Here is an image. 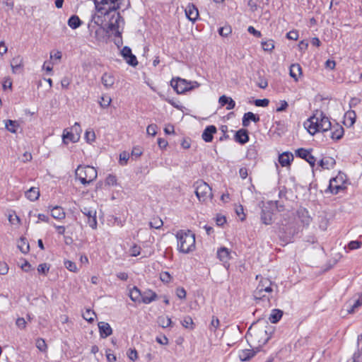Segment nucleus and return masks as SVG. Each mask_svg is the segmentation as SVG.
<instances>
[{"label": "nucleus", "instance_id": "obj_7", "mask_svg": "<svg viewBox=\"0 0 362 362\" xmlns=\"http://www.w3.org/2000/svg\"><path fill=\"white\" fill-rule=\"evenodd\" d=\"M274 329L272 327L269 326L259 327L252 330L251 335L254 337L255 339L258 341L259 345L265 344L269 339Z\"/></svg>", "mask_w": 362, "mask_h": 362}, {"label": "nucleus", "instance_id": "obj_6", "mask_svg": "<svg viewBox=\"0 0 362 362\" xmlns=\"http://www.w3.org/2000/svg\"><path fill=\"white\" fill-rule=\"evenodd\" d=\"M194 187L195 188V194L201 202H206L213 198V194L211 187L203 180L197 181Z\"/></svg>", "mask_w": 362, "mask_h": 362}, {"label": "nucleus", "instance_id": "obj_46", "mask_svg": "<svg viewBox=\"0 0 362 362\" xmlns=\"http://www.w3.org/2000/svg\"><path fill=\"white\" fill-rule=\"evenodd\" d=\"M219 325H220L219 320L217 317L213 316L210 326H209V329L211 331L215 332L216 330V329L218 327Z\"/></svg>", "mask_w": 362, "mask_h": 362}, {"label": "nucleus", "instance_id": "obj_34", "mask_svg": "<svg viewBox=\"0 0 362 362\" xmlns=\"http://www.w3.org/2000/svg\"><path fill=\"white\" fill-rule=\"evenodd\" d=\"M80 136L78 134H74L73 132H64L63 134V141L66 144V140H69L72 142H76L78 141Z\"/></svg>", "mask_w": 362, "mask_h": 362}, {"label": "nucleus", "instance_id": "obj_17", "mask_svg": "<svg viewBox=\"0 0 362 362\" xmlns=\"http://www.w3.org/2000/svg\"><path fill=\"white\" fill-rule=\"evenodd\" d=\"M329 130H331V138L332 139L339 140L343 136L344 129L338 124L334 125Z\"/></svg>", "mask_w": 362, "mask_h": 362}, {"label": "nucleus", "instance_id": "obj_23", "mask_svg": "<svg viewBox=\"0 0 362 362\" xmlns=\"http://www.w3.org/2000/svg\"><path fill=\"white\" fill-rule=\"evenodd\" d=\"M293 159V154L289 153H283L279 157V162L283 167L290 165L291 160Z\"/></svg>", "mask_w": 362, "mask_h": 362}, {"label": "nucleus", "instance_id": "obj_39", "mask_svg": "<svg viewBox=\"0 0 362 362\" xmlns=\"http://www.w3.org/2000/svg\"><path fill=\"white\" fill-rule=\"evenodd\" d=\"M18 247L23 253H27L29 251V244L26 243L25 238H21Z\"/></svg>", "mask_w": 362, "mask_h": 362}, {"label": "nucleus", "instance_id": "obj_60", "mask_svg": "<svg viewBox=\"0 0 362 362\" xmlns=\"http://www.w3.org/2000/svg\"><path fill=\"white\" fill-rule=\"evenodd\" d=\"M121 54L124 59H127L128 57H129L130 54H132V49L129 47H124L123 49L121 50Z\"/></svg>", "mask_w": 362, "mask_h": 362}, {"label": "nucleus", "instance_id": "obj_33", "mask_svg": "<svg viewBox=\"0 0 362 362\" xmlns=\"http://www.w3.org/2000/svg\"><path fill=\"white\" fill-rule=\"evenodd\" d=\"M283 315V312L279 309H274L269 316V320L272 323H276L280 320Z\"/></svg>", "mask_w": 362, "mask_h": 362}, {"label": "nucleus", "instance_id": "obj_13", "mask_svg": "<svg viewBox=\"0 0 362 362\" xmlns=\"http://www.w3.org/2000/svg\"><path fill=\"white\" fill-rule=\"evenodd\" d=\"M217 257L224 264L228 263L230 259V250L225 247H222L217 250Z\"/></svg>", "mask_w": 362, "mask_h": 362}, {"label": "nucleus", "instance_id": "obj_4", "mask_svg": "<svg viewBox=\"0 0 362 362\" xmlns=\"http://www.w3.org/2000/svg\"><path fill=\"white\" fill-rule=\"evenodd\" d=\"M76 177L78 178L81 184L87 185L97 178L98 173L95 168L86 165H79L75 172Z\"/></svg>", "mask_w": 362, "mask_h": 362}, {"label": "nucleus", "instance_id": "obj_48", "mask_svg": "<svg viewBox=\"0 0 362 362\" xmlns=\"http://www.w3.org/2000/svg\"><path fill=\"white\" fill-rule=\"evenodd\" d=\"M129 154L127 152L123 151L122 153H121L119 155L120 164L122 165H126L127 163V160H129Z\"/></svg>", "mask_w": 362, "mask_h": 362}, {"label": "nucleus", "instance_id": "obj_16", "mask_svg": "<svg viewBox=\"0 0 362 362\" xmlns=\"http://www.w3.org/2000/svg\"><path fill=\"white\" fill-rule=\"evenodd\" d=\"M216 132V128L214 125L208 126L202 133V137L206 142H211L213 135Z\"/></svg>", "mask_w": 362, "mask_h": 362}, {"label": "nucleus", "instance_id": "obj_30", "mask_svg": "<svg viewBox=\"0 0 362 362\" xmlns=\"http://www.w3.org/2000/svg\"><path fill=\"white\" fill-rule=\"evenodd\" d=\"M261 220L263 223L269 225L272 223V212L269 210L262 209L261 214Z\"/></svg>", "mask_w": 362, "mask_h": 362}, {"label": "nucleus", "instance_id": "obj_61", "mask_svg": "<svg viewBox=\"0 0 362 362\" xmlns=\"http://www.w3.org/2000/svg\"><path fill=\"white\" fill-rule=\"evenodd\" d=\"M286 37L289 40H296L298 38V33L296 30H291L286 34Z\"/></svg>", "mask_w": 362, "mask_h": 362}, {"label": "nucleus", "instance_id": "obj_8", "mask_svg": "<svg viewBox=\"0 0 362 362\" xmlns=\"http://www.w3.org/2000/svg\"><path fill=\"white\" fill-rule=\"evenodd\" d=\"M171 86L178 94L183 93L192 88V87L190 86L189 83L186 80L180 78L176 80L173 79L171 81Z\"/></svg>", "mask_w": 362, "mask_h": 362}, {"label": "nucleus", "instance_id": "obj_22", "mask_svg": "<svg viewBox=\"0 0 362 362\" xmlns=\"http://www.w3.org/2000/svg\"><path fill=\"white\" fill-rule=\"evenodd\" d=\"M129 297L132 300L136 303H141L142 300V294L140 290L134 286L129 291Z\"/></svg>", "mask_w": 362, "mask_h": 362}, {"label": "nucleus", "instance_id": "obj_52", "mask_svg": "<svg viewBox=\"0 0 362 362\" xmlns=\"http://www.w3.org/2000/svg\"><path fill=\"white\" fill-rule=\"evenodd\" d=\"M130 255L136 257L141 253V247L136 245H133L129 250Z\"/></svg>", "mask_w": 362, "mask_h": 362}, {"label": "nucleus", "instance_id": "obj_45", "mask_svg": "<svg viewBox=\"0 0 362 362\" xmlns=\"http://www.w3.org/2000/svg\"><path fill=\"white\" fill-rule=\"evenodd\" d=\"M64 266L70 272H76L78 271L76 264L74 262L66 260L64 262Z\"/></svg>", "mask_w": 362, "mask_h": 362}, {"label": "nucleus", "instance_id": "obj_62", "mask_svg": "<svg viewBox=\"0 0 362 362\" xmlns=\"http://www.w3.org/2000/svg\"><path fill=\"white\" fill-rule=\"evenodd\" d=\"M176 295L180 299H185L186 297V291L184 288H177L176 289Z\"/></svg>", "mask_w": 362, "mask_h": 362}, {"label": "nucleus", "instance_id": "obj_14", "mask_svg": "<svg viewBox=\"0 0 362 362\" xmlns=\"http://www.w3.org/2000/svg\"><path fill=\"white\" fill-rule=\"evenodd\" d=\"M98 328L100 337L102 338H106L112 334V329L110 325L105 322H100L98 323Z\"/></svg>", "mask_w": 362, "mask_h": 362}, {"label": "nucleus", "instance_id": "obj_49", "mask_svg": "<svg viewBox=\"0 0 362 362\" xmlns=\"http://www.w3.org/2000/svg\"><path fill=\"white\" fill-rule=\"evenodd\" d=\"M231 28L230 26H224L222 28H220L218 30V33L221 36H228L229 34L231 33Z\"/></svg>", "mask_w": 362, "mask_h": 362}, {"label": "nucleus", "instance_id": "obj_42", "mask_svg": "<svg viewBox=\"0 0 362 362\" xmlns=\"http://www.w3.org/2000/svg\"><path fill=\"white\" fill-rule=\"evenodd\" d=\"M149 225L151 228L159 229L163 226V223L160 218H154L151 221H150Z\"/></svg>", "mask_w": 362, "mask_h": 362}, {"label": "nucleus", "instance_id": "obj_3", "mask_svg": "<svg viewBox=\"0 0 362 362\" xmlns=\"http://www.w3.org/2000/svg\"><path fill=\"white\" fill-rule=\"evenodd\" d=\"M272 283L267 278H261L256 289L254 291L253 296L256 300H267V303H270V296L273 291Z\"/></svg>", "mask_w": 362, "mask_h": 362}, {"label": "nucleus", "instance_id": "obj_35", "mask_svg": "<svg viewBox=\"0 0 362 362\" xmlns=\"http://www.w3.org/2000/svg\"><path fill=\"white\" fill-rule=\"evenodd\" d=\"M338 177L330 180L329 187L332 193L337 194L341 189H344L342 185H337Z\"/></svg>", "mask_w": 362, "mask_h": 362}, {"label": "nucleus", "instance_id": "obj_54", "mask_svg": "<svg viewBox=\"0 0 362 362\" xmlns=\"http://www.w3.org/2000/svg\"><path fill=\"white\" fill-rule=\"evenodd\" d=\"M105 184L107 185H115L117 184L116 176L113 175H109L105 179Z\"/></svg>", "mask_w": 362, "mask_h": 362}, {"label": "nucleus", "instance_id": "obj_29", "mask_svg": "<svg viewBox=\"0 0 362 362\" xmlns=\"http://www.w3.org/2000/svg\"><path fill=\"white\" fill-rule=\"evenodd\" d=\"M68 25L72 29H76L82 24V21L78 16L73 15L68 20Z\"/></svg>", "mask_w": 362, "mask_h": 362}, {"label": "nucleus", "instance_id": "obj_10", "mask_svg": "<svg viewBox=\"0 0 362 362\" xmlns=\"http://www.w3.org/2000/svg\"><path fill=\"white\" fill-rule=\"evenodd\" d=\"M296 154L297 156L305 159L312 167H313L315 165L316 159L310 153V151L309 150H306L304 148H299V149L296 150Z\"/></svg>", "mask_w": 362, "mask_h": 362}, {"label": "nucleus", "instance_id": "obj_32", "mask_svg": "<svg viewBox=\"0 0 362 362\" xmlns=\"http://www.w3.org/2000/svg\"><path fill=\"white\" fill-rule=\"evenodd\" d=\"M25 196L30 201H35L39 198L40 192L37 188L31 187L25 192Z\"/></svg>", "mask_w": 362, "mask_h": 362}, {"label": "nucleus", "instance_id": "obj_59", "mask_svg": "<svg viewBox=\"0 0 362 362\" xmlns=\"http://www.w3.org/2000/svg\"><path fill=\"white\" fill-rule=\"evenodd\" d=\"M16 325L20 329H25L26 327V322L24 318L18 317L16 320Z\"/></svg>", "mask_w": 362, "mask_h": 362}, {"label": "nucleus", "instance_id": "obj_11", "mask_svg": "<svg viewBox=\"0 0 362 362\" xmlns=\"http://www.w3.org/2000/svg\"><path fill=\"white\" fill-rule=\"evenodd\" d=\"M112 12L113 13L109 21V28L111 30H117L120 26L121 23H122V18L119 13L116 11Z\"/></svg>", "mask_w": 362, "mask_h": 362}, {"label": "nucleus", "instance_id": "obj_2", "mask_svg": "<svg viewBox=\"0 0 362 362\" xmlns=\"http://www.w3.org/2000/svg\"><path fill=\"white\" fill-rule=\"evenodd\" d=\"M177 249L182 253H189L195 249V235L189 230H180L176 233Z\"/></svg>", "mask_w": 362, "mask_h": 362}, {"label": "nucleus", "instance_id": "obj_40", "mask_svg": "<svg viewBox=\"0 0 362 362\" xmlns=\"http://www.w3.org/2000/svg\"><path fill=\"white\" fill-rule=\"evenodd\" d=\"M112 102V99L110 96L103 95L99 102L100 105L102 108H107L110 106Z\"/></svg>", "mask_w": 362, "mask_h": 362}, {"label": "nucleus", "instance_id": "obj_57", "mask_svg": "<svg viewBox=\"0 0 362 362\" xmlns=\"http://www.w3.org/2000/svg\"><path fill=\"white\" fill-rule=\"evenodd\" d=\"M351 360V362H362V351L354 353ZM347 362H350V361L349 360Z\"/></svg>", "mask_w": 362, "mask_h": 362}, {"label": "nucleus", "instance_id": "obj_28", "mask_svg": "<svg viewBox=\"0 0 362 362\" xmlns=\"http://www.w3.org/2000/svg\"><path fill=\"white\" fill-rule=\"evenodd\" d=\"M301 67L298 64H293L290 66V76L294 78L296 81H298V76L301 74Z\"/></svg>", "mask_w": 362, "mask_h": 362}, {"label": "nucleus", "instance_id": "obj_55", "mask_svg": "<svg viewBox=\"0 0 362 362\" xmlns=\"http://www.w3.org/2000/svg\"><path fill=\"white\" fill-rule=\"evenodd\" d=\"M269 103L268 99H257L255 100V105L257 107H267Z\"/></svg>", "mask_w": 362, "mask_h": 362}, {"label": "nucleus", "instance_id": "obj_43", "mask_svg": "<svg viewBox=\"0 0 362 362\" xmlns=\"http://www.w3.org/2000/svg\"><path fill=\"white\" fill-rule=\"evenodd\" d=\"M346 122H349L346 124L349 126H352L355 123L356 120V115L354 112H349L346 114L345 116Z\"/></svg>", "mask_w": 362, "mask_h": 362}, {"label": "nucleus", "instance_id": "obj_1", "mask_svg": "<svg viewBox=\"0 0 362 362\" xmlns=\"http://www.w3.org/2000/svg\"><path fill=\"white\" fill-rule=\"evenodd\" d=\"M310 134L317 132H327L331 129L332 124L327 117L320 110H316L304 124Z\"/></svg>", "mask_w": 362, "mask_h": 362}, {"label": "nucleus", "instance_id": "obj_36", "mask_svg": "<svg viewBox=\"0 0 362 362\" xmlns=\"http://www.w3.org/2000/svg\"><path fill=\"white\" fill-rule=\"evenodd\" d=\"M181 324L186 329L191 330L194 329V323L190 316H185L181 321Z\"/></svg>", "mask_w": 362, "mask_h": 362}, {"label": "nucleus", "instance_id": "obj_12", "mask_svg": "<svg viewBox=\"0 0 362 362\" xmlns=\"http://www.w3.org/2000/svg\"><path fill=\"white\" fill-rule=\"evenodd\" d=\"M185 13L188 19L192 22H194L199 16V11L197 8L193 4H189L186 9Z\"/></svg>", "mask_w": 362, "mask_h": 362}, {"label": "nucleus", "instance_id": "obj_53", "mask_svg": "<svg viewBox=\"0 0 362 362\" xmlns=\"http://www.w3.org/2000/svg\"><path fill=\"white\" fill-rule=\"evenodd\" d=\"M127 63L132 66H136L138 64L136 57L134 54H130L127 59H124Z\"/></svg>", "mask_w": 362, "mask_h": 362}, {"label": "nucleus", "instance_id": "obj_20", "mask_svg": "<svg viewBox=\"0 0 362 362\" xmlns=\"http://www.w3.org/2000/svg\"><path fill=\"white\" fill-rule=\"evenodd\" d=\"M218 102L221 106L227 105L226 109L228 110L233 109L235 105V101L231 98L227 97L226 95L221 96L219 98Z\"/></svg>", "mask_w": 362, "mask_h": 362}, {"label": "nucleus", "instance_id": "obj_37", "mask_svg": "<svg viewBox=\"0 0 362 362\" xmlns=\"http://www.w3.org/2000/svg\"><path fill=\"white\" fill-rule=\"evenodd\" d=\"M18 127V124L16 121L9 119L6 122V129L12 133H16L17 132Z\"/></svg>", "mask_w": 362, "mask_h": 362}, {"label": "nucleus", "instance_id": "obj_27", "mask_svg": "<svg viewBox=\"0 0 362 362\" xmlns=\"http://www.w3.org/2000/svg\"><path fill=\"white\" fill-rule=\"evenodd\" d=\"M157 297L156 293L152 291H147L142 294L141 303L148 304L152 301L155 300Z\"/></svg>", "mask_w": 362, "mask_h": 362}, {"label": "nucleus", "instance_id": "obj_38", "mask_svg": "<svg viewBox=\"0 0 362 362\" xmlns=\"http://www.w3.org/2000/svg\"><path fill=\"white\" fill-rule=\"evenodd\" d=\"M83 318L86 320V321L89 322H92L94 321V317H95V313L93 310H91L90 309H87L83 313Z\"/></svg>", "mask_w": 362, "mask_h": 362}, {"label": "nucleus", "instance_id": "obj_47", "mask_svg": "<svg viewBox=\"0 0 362 362\" xmlns=\"http://www.w3.org/2000/svg\"><path fill=\"white\" fill-rule=\"evenodd\" d=\"M36 347L41 351H45L47 349V344L44 339H37L36 340Z\"/></svg>", "mask_w": 362, "mask_h": 362}, {"label": "nucleus", "instance_id": "obj_18", "mask_svg": "<svg viewBox=\"0 0 362 362\" xmlns=\"http://www.w3.org/2000/svg\"><path fill=\"white\" fill-rule=\"evenodd\" d=\"M250 120L253 121L254 122H257L259 121V117L251 112L245 113L243 117V126L248 127Z\"/></svg>", "mask_w": 362, "mask_h": 362}, {"label": "nucleus", "instance_id": "obj_26", "mask_svg": "<svg viewBox=\"0 0 362 362\" xmlns=\"http://www.w3.org/2000/svg\"><path fill=\"white\" fill-rule=\"evenodd\" d=\"M256 351L252 349L242 350L239 353V358L242 361H247L255 355Z\"/></svg>", "mask_w": 362, "mask_h": 362}, {"label": "nucleus", "instance_id": "obj_58", "mask_svg": "<svg viewBox=\"0 0 362 362\" xmlns=\"http://www.w3.org/2000/svg\"><path fill=\"white\" fill-rule=\"evenodd\" d=\"M8 221L13 224V225H16V224H19L20 223V221H21V219L20 218L16 215V214H10L8 216Z\"/></svg>", "mask_w": 362, "mask_h": 362}, {"label": "nucleus", "instance_id": "obj_21", "mask_svg": "<svg viewBox=\"0 0 362 362\" xmlns=\"http://www.w3.org/2000/svg\"><path fill=\"white\" fill-rule=\"evenodd\" d=\"M51 215L55 219H64L66 216L65 212L61 206H55L51 209Z\"/></svg>", "mask_w": 362, "mask_h": 362}, {"label": "nucleus", "instance_id": "obj_64", "mask_svg": "<svg viewBox=\"0 0 362 362\" xmlns=\"http://www.w3.org/2000/svg\"><path fill=\"white\" fill-rule=\"evenodd\" d=\"M37 271L40 273L45 274L49 271V267L47 264H40L37 267Z\"/></svg>", "mask_w": 362, "mask_h": 362}, {"label": "nucleus", "instance_id": "obj_51", "mask_svg": "<svg viewBox=\"0 0 362 362\" xmlns=\"http://www.w3.org/2000/svg\"><path fill=\"white\" fill-rule=\"evenodd\" d=\"M362 246V242H359V241H357V240H353V241H351L349 244H348V247L349 250H356V249H358L360 248Z\"/></svg>", "mask_w": 362, "mask_h": 362}, {"label": "nucleus", "instance_id": "obj_5", "mask_svg": "<svg viewBox=\"0 0 362 362\" xmlns=\"http://www.w3.org/2000/svg\"><path fill=\"white\" fill-rule=\"evenodd\" d=\"M124 0H94L95 8L105 16L121 8Z\"/></svg>", "mask_w": 362, "mask_h": 362}, {"label": "nucleus", "instance_id": "obj_56", "mask_svg": "<svg viewBox=\"0 0 362 362\" xmlns=\"http://www.w3.org/2000/svg\"><path fill=\"white\" fill-rule=\"evenodd\" d=\"M127 356L131 361H135L138 358L137 351L135 349H129L127 351Z\"/></svg>", "mask_w": 362, "mask_h": 362}, {"label": "nucleus", "instance_id": "obj_15", "mask_svg": "<svg viewBox=\"0 0 362 362\" xmlns=\"http://www.w3.org/2000/svg\"><path fill=\"white\" fill-rule=\"evenodd\" d=\"M115 76L110 73L103 74L101 78L102 83L106 88H112L115 83Z\"/></svg>", "mask_w": 362, "mask_h": 362}, {"label": "nucleus", "instance_id": "obj_44", "mask_svg": "<svg viewBox=\"0 0 362 362\" xmlns=\"http://www.w3.org/2000/svg\"><path fill=\"white\" fill-rule=\"evenodd\" d=\"M262 49L264 51H272L274 48V43L272 40H269L262 42Z\"/></svg>", "mask_w": 362, "mask_h": 362}, {"label": "nucleus", "instance_id": "obj_31", "mask_svg": "<svg viewBox=\"0 0 362 362\" xmlns=\"http://www.w3.org/2000/svg\"><path fill=\"white\" fill-rule=\"evenodd\" d=\"M362 305V297H359L356 300H354L353 301H350L349 303V307L347 308V312L349 313H353L355 312L356 309Z\"/></svg>", "mask_w": 362, "mask_h": 362}, {"label": "nucleus", "instance_id": "obj_9", "mask_svg": "<svg viewBox=\"0 0 362 362\" xmlns=\"http://www.w3.org/2000/svg\"><path fill=\"white\" fill-rule=\"evenodd\" d=\"M81 212L88 218V223L93 229L97 228L96 210L84 207Z\"/></svg>", "mask_w": 362, "mask_h": 362}, {"label": "nucleus", "instance_id": "obj_41", "mask_svg": "<svg viewBox=\"0 0 362 362\" xmlns=\"http://www.w3.org/2000/svg\"><path fill=\"white\" fill-rule=\"evenodd\" d=\"M22 59L20 57H17L16 58H13L11 61V66L13 69V72L16 71V70L20 69L22 66Z\"/></svg>", "mask_w": 362, "mask_h": 362}, {"label": "nucleus", "instance_id": "obj_25", "mask_svg": "<svg viewBox=\"0 0 362 362\" xmlns=\"http://www.w3.org/2000/svg\"><path fill=\"white\" fill-rule=\"evenodd\" d=\"M157 322L163 328H168L173 325V322L168 316L161 315L158 317Z\"/></svg>", "mask_w": 362, "mask_h": 362}, {"label": "nucleus", "instance_id": "obj_50", "mask_svg": "<svg viewBox=\"0 0 362 362\" xmlns=\"http://www.w3.org/2000/svg\"><path fill=\"white\" fill-rule=\"evenodd\" d=\"M158 127L156 124H150L147 127L146 132L148 135L154 136L157 133Z\"/></svg>", "mask_w": 362, "mask_h": 362}, {"label": "nucleus", "instance_id": "obj_63", "mask_svg": "<svg viewBox=\"0 0 362 362\" xmlns=\"http://www.w3.org/2000/svg\"><path fill=\"white\" fill-rule=\"evenodd\" d=\"M85 138L88 142L94 141L95 138L94 132L86 131Z\"/></svg>", "mask_w": 362, "mask_h": 362}, {"label": "nucleus", "instance_id": "obj_24", "mask_svg": "<svg viewBox=\"0 0 362 362\" xmlns=\"http://www.w3.org/2000/svg\"><path fill=\"white\" fill-rule=\"evenodd\" d=\"M319 165L323 169H330L335 165V160L331 157L324 158L320 161Z\"/></svg>", "mask_w": 362, "mask_h": 362}, {"label": "nucleus", "instance_id": "obj_19", "mask_svg": "<svg viewBox=\"0 0 362 362\" xmlns=\"http://www.w3.org/2000/svg\"><path fill=\"white\" fill-rule=\"evenodd\" d=\"M235 140L241 144L247 143L249 140V136L246 129L238 130L235 136Z\"/></svg>", "mask_w": 362, "mask_h": 362}]
</instances>
